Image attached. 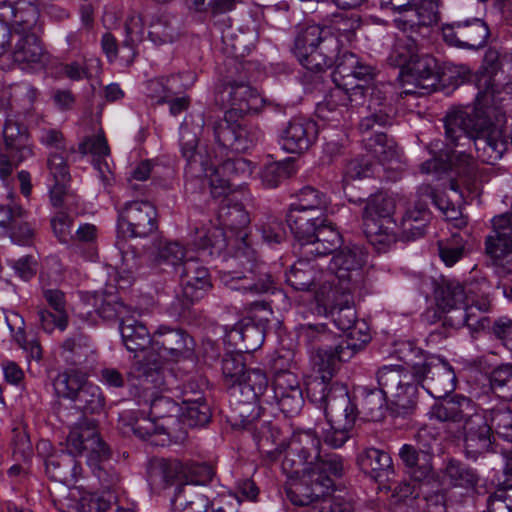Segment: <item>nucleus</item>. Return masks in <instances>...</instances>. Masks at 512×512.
<instances>
[{
    "label": "nucleus",
    "mask_w": 512,
    "mask_h": 512,
    "mask_svg": "<svg viewBox=\"0 0 512 512\" xmlns=\"http://www.w3.org/2000/svg\"><path fill=\"white\" fill-rule=\"evenodd\" d=\"M235 238V235L212 221L195 228L191 245L198 256L187 258L178 272L185 305L201 300L212 288L209 271L199 258L207 260L223 256L226 269L220 272V280L232 291L251 295L273 292L274 281L266 265L258 261L256 252L252 261L245 257H242V262L232 260L240 249Z\"/></svg>",
    "instance_id": "1"
},
{
    "label": "nucleus",
    "mask_w": 512,
    "mask_h": 512,
    "mask_svg": "<svg viewBox=\"0 0 512 512\" xmlns=\"http://www.w3.org/2000/svg\"><path fill=\"white\" fill-rule=\"evenodd\" d=\"M180 147L182 156L187 161L186 175L206 181L211 196L214 199H221L217 225L235 235L240 248L232 260L242 262V257H245L248 261H252L255 257V249L249 241L247 231L250 217L243 204L234 201L233 194L242 192L244 180L252 175L255 165L243 157L222 160L215 155L212 158L206 148L198 147L196 134L189 131L184 124L180 126Z\"/></svg>",
    "instance_id": "2"
},
{
    "label": "nucleus",
    "mask_w": 512,
    "mask_h": 512,
    "mask_svg": "<svg viewBox=\"0 0 512 512\" xmlns=\"http://www.w3.org/2000/svg\"><path fill=\"white\" fill-rule=\"evenodd\" d=\"M475 81L479 109L473 118L463 121V134L459 136L454 135L452 126L456 124V118L450 111V146H458L459 140L465 141L461 145L473 142L477 158L484 163L494 164L506 151L507 142L502 131L503 116H497L496 123H493L489 110L492 107L497 109L500 103L512 96V61L505 71L497 53L488 51L476 73Z\"/></svg>",
    "instance_id": "3"
},
{
    "label": "nucleus",
    "mask_w": 512,
    "mask_h": 512,
    "mask_svg": "<svg viewBox=\"0 0 512 512\" xmlns=\"http://www.w3.org/2000/svg\"><path fill=\"white\" fill-rule=\"evenodd\" d=\"M68 452L51 455L45 462L46 473L50 479L71 485L81 475L82 467L76 460L75 454L90 453L87 462L93 468L96 476L105 489L115 487L119 482L116 472L105 471L103 461L109 456L107 445L100 438L97 424L94 420L81 418L71 428L67 437Z\"/></svg>",
    "instance_id": "4"
},
{
    "label": "nucleus",
    "mask_w": 512,
    "mask_h": 512,
    "mask_svg": "<svg viewBox=\"0 0 512 512\" xmlns=\"http://www.w3.org/2000/svg\"><path fill=\"white\" fill-rule=\"evenodd\" d=\"M395 200L385 193L371 195L363 210L364 233L368 241L379 251L385 250L396 241V229L402 237L414 240L424 234L428 210L424 207L408 209L399 226L393 218Z\"/></svg>",
    "instance_id": "5"
},
{
    "label": "nucleus",
    "mask_w": 512,
    "mask_h": 512,
    "mask_svg": "<svg viewBox=\"0 0 512 512\" xmlns=\"http://www.w3.org/2000/svg\"><path fill=\"white\" fill-rule=\"evenodd\" d=\"M476 175V162L474 158L464 152L450 149V202H455L457 208L450 206V228L462 229L467 225V218L463 215L465 195L470 193ZM467 232L452 233L450 231V266L458 262L468 253Z\"/></svg>",
    "instance_id": "6"
},
{
    "label": "nucleus",
    "mask_w": 512,
    "mask_h": 512,
    "mask_svg": "<svg viewBox=\"0 0 512 512\" xmlns=\"http://www.w3.org/2000/svg\"><path fill=\"white\" fill-rule=\"evenodd\" d=\"M140 385L150 398V415L135 409L123 410L118 416L119 429L124 435H134L142 440L157 435H169L163 422L172 418V412H178L179 402L170 391L157 387H146L141 379Z\"/></svg>",
    "instance_id": "7"
},
{
    "label": "nucleus",
    "mask_w": 512,
    "mask_h": 512,
    "mask_svg": "<svg viewBox=\"0 0 512 512\" xmlns=\"http://www.w3.org/2000/svg\"><path fill=\"white\" fill-rule=\"evenodd\" d=\"M492 290L485 278L450 283V327L467 326L473 331L489 328L490 319L485 314L491 308Z\"/></svg>",
    "instance_id": "8"
},
{
    "label": "nucleus",
    "mask_w": 512,
    "mask_h": 512,
    "mask_svg": "<svg viewBox=\"0 0 512 512\" xmlns=\"http://www.w3.org/2000/svg\"><path fill=\"white\" fill-rule=\"evenodd\" d=\"M462 441L467 454L492 450L491 426L486 412H477L472 401L450 393V443Z\"/></svg>",
    "instance_id": "9"
},
{
    "label": "nucleus",
    "mask_w": 512,
    "mask_h": 512,
    "mask_svg": "<svg viewBox=\"0 0 512 512\" xmlns=\"http://www.w3.org/2000/svg\"><path fill=\"white\" fill-rule=\"evenodd\" d=\"M375 77V69L363 62L356 54H346L332 72L335 88L331 89L323 103L317 106V115L324 121L339 123L349 112V85L356 80L368 82Z\"/></svg>",
    "instance_id": "10"
},
{
    "label": "nucleus",
    "mask_w": 512,
    "mask_h": 512,
    "mask_svg": "<svg viewBox=\"0 0 512 512\" xmlns=\"http://www.w3.org/2000/svg\"><path fill=\"white\" fill-rule=\"evenodd\" d=\"M293 53L304 68L314 72L336 68L344 55L353 54L345 50L341 40L318 25L308 26L297 34Z\"/></svg>",
    "instance_id": "11"
},
{
    "label": "nucleus",
    "mask_w": 512,
    "mask_h": 512,
    "mask_svg": "<svg viewBox=\"0 0 512 512\" xmlns=\"http://www.w3.org/2000/svg\"><path fill=\"white\" fill-rule=\"evenodd\" d=\"M284 473H298L299 469L327 470L329 474L340 477L343 473V461L337 454H322L321 439L314 430L294 432L281 464Z\"/></svg>",
    "instance_id": "12"
},
{
    "label": "nucleus",
    "mask_w": 512,
    "mask_h": 512,
    "mask_svg": "<svg viewBox=\"0 0 512 512\" xmlns=\"http://www.w3.org/2000/svg\"><path fill=\"white\" fill-rule=\"evenodd\" d=\"M121 338L126 349L133 353H143L142 359L135 363L137 378L141 379L145 386L150 384L174 385L177 383V377L172 370H161L159 363L154 360V368L151 367V346L152 335H150L146 325L135 317V311H132L126 317H123L119 326Z\"/></svg>",
    "instance_id": "13"
},
{
    "label": "nucleus",
    "mask_w": 512,
    "mask_h": 512,
    "mask_svg": "<svg viewBox=\"0 0 512 512\" xmlns=\"http://www.w3.org/2000/svg\"><path fill=\"white\" fill-rule=\"evenodd\" d=\"M367 253L358 245L341 249L330 260L328 270L322 273L324 284L327 289H342L349 287V290H357L365 281V265Z\"/></svg>",
    "instance_id": "14"
},
{
    "label": "nucleus",
    "mask_w": 512,
    "mask_h": 512,
    "mask_svg": "<svg viewBox=\"0 0 512 512\" xmlns=\"http://www.w3.org/2000/svg\"><path fill=\"white\" fill-rule=\"evenodd\" d=\"M371 80H356L353 85H349L348 106H362L368 102V109L371 114L363 117L359 128L363 133H369L375 126L384 128L392 124L395 109L391 104L385 102V96L382 90L374 84H369Z\"/></svg>",
    "instance_id": "15"
},
{
    "label": "nucleus",
    "mask_w": 512,
    "mask_h": 512,
    "mask_svg": "<svg viewBox=\"0 0 512 512\" xmlns=\"http://www.w3.org/2000/svg\"><path fill=\"white\" fill-rule=\"evenodd\" d=\"M195 348L194 339L184 330L160 325L152 335L151 346V367L156 360L163 368L161 370H172L175 374L174 364L167 360H178L180 358H190L193 356Z\"/></svg>",
    "instance_id": "16"
},
{
    "label": "nucleus",
    "mask_w": 512,
    "mask_h": 512,
    "mask_svg": "<svg viewBox=\"0 0 512 512\" xmlns=\"http://www.w3.org/2000/svg\"><path fill=\"white\" fill-rule=\"evenodd\" d=\"M363 143L367 152L366 157L370 159L356 158L349 161L343 177L345 184L350 180L369 177L373 173V166L376 162L385 166L398 158L396 143L381 131L364 136Z\"/></svg>",
    "instance_id": "17"
},
{
    "label": "nucleus",
    "mask_w": 512,
    "mask_h": 512,
    "mask_svg": "<svg viewBox=\"0 0 512 512\" xmlns=\"http://www.w3.org/2000/svg\"><path fill=\"white\" fill-rule=\"evenodd\" d=\"M288 477L286 496L295 506L309 505L329 494L334 486L327 470L299 469L298 473H285Z\"/></svg>",
    "instance_id": "18"
},
{
    "label": "nucleus",
    "mask_w": 512,
    "mask_h": 512,
    "mask_svg": "<svg viewBox=\"0 0 512 512\" xmlns=\"http://www.w3.org/2000/svg\"><path fill=\"white\" fill-rule=\"evenodd\" d=\"M207 125L211 126L221 153L228 150L246 152L253 148L262 137V132L257 126L246 123L243 116L239 115L231 119L223 116V118L208 122Z\"/></svg>",
    "instance_id": "19"
},
{
    "label": "nucleus",
    "mask_w": 512,
    "mask_h": 512,
    "mask_svg": "<svg viewBox=\"0 0 512 512\" xmlns=\"http://www.w3.org/2000/svg\"><path fill=\"white\" fill-rule=\"evenodd\" d=\"M337 392L329 415L325 416L327 427L321 430V441L333 449L341 448L350 439L358 416L356 405L345 397L344 390Z\"/></svg>",
    "instance_id": "20"
},
{
    "label": "nucleus",
    "mask_w": 512,
    "mask_h": 512,
    "mask_svg": "<svg viewBox=\"0 0 512 512\" xmlns=\"http://www.w3.org/2000/svg\"><path fill=\"white\" fill-rule=\"evenodd\" d=\"M379 391L403 413H408L416 403L413 376L401 365H384L377 372Z\"/></svg>",
    "instance_id": "21"
},
{
    "label": "nucleus",
    "mask_w": 512,
    "mask_h": 512,
    "mask_svg": "<svg viewBox=\"0 0 512 512\" xmlns=\"http://www.w3.org/2000/svg\"><path fill=\"white\" fill-rule=\"evenodd\" d=\"M157 229V210L149 201L127 202L118 212V238H145Z\"/></svg>",
    "instance_id": "22"
},
{
    "label": "nucleus",
    "mask_w": 512,
    "mask_h": 512,
    "mask_svg": "<svg viewBox=\"0 0 512 512\" xmlns=\"http://www.w3.org/2000/svg\"><path fill=\"white\" fill-rule=\"evenodd\" d=\"M323 351L324 349H319L313 357L314 369L320 376L307 383V397L310 402L323 410L324 415L327 416L338 390L343 389L346 398H350V396L345 385L338 382L330 383L339 363H333L332 367H326V364L329 363L328 356Z\"/></svg>",
    "instance_id": "23"
},
{
    "label": "nucleus",
    "mask_w": 512,
    "mask_h": 512,
    "mask_svg": "<svg viewBox=\"0 0 512 512\" xmlns=\"http://www.w3.org/2000/svg\"><path fill=\"white\" fill-rule=\"evenodd\" d=\"M148 387H157L170 391L178 399L180 421L188 427H198L207 424L211 417L210 408L200 391L187 390V385L177 377V383L172 385L150 384Z\"/></svg>",
    "instance_id": "24"
},
{
    "label": "nucleus",
    "mask_w": 512,
    "mask_h": 512,
    "mask_svg": "<svg viewBox=\"0 0 512 512\" xmlns=\"http://www.w3.org/2000/svg\"><path fill=\"white\" fill-rule=\"evenodd\" d=\"M312 231L307 235L293 234L301 246V254L308 256H326L340 247L342 237L327 215L321 213L310 222Z\"/></svg>",
    "instance_id": "25"
},
{
    "label": "nucleus",
    "mask_w": 512,
    "mask_h": 512,
    "mask_svg": "<svg viewBox=\"0 0 512 512\" xmlns=\"http://www.w3.org/2000/svg\"><path fill=\"white\" fill-rule=\"evenodd\" d=\"M328 198L326 194L312 186L303 187L298 195L297 201L290 205L286 216L287 224L293 234L307 235L312 229L310 222L316 217L311 215L312 211H327Z\"/></svg>",
    "instance_id": "26"
},
{
    "label": "nucleus",
    "mask_w": 512,
    "mask_h": 512,
    "mask_svg": "<svg viewBox=\"0 0 512 512\" xmlns=\"http://www.w3.org/2000/svg\"><path fill=\"white\" fill-rule=\"evenodd\" d=\"M349 289V287L327 289L322 285L316 292L317 304L331 316L334 326L342 331H346L358 321L353 300L355 290Z\"/></svg>",
    "instance_id": "27"
},
{
    "label": "nucleus",
    "mask_w": 512,
    "mask_h": 512,
    "mask_svg": "<svg viewBox=\"0 0 512 512\" xmlns=\"http://www.w3.org/2000/svg\"><path fill=\"white\" fill-rule=\"evenodd\" d=\"M220 100L228 109L224 116L228 119L259 112L265 99L248 81H229L220 92Z\"/></svg>",
    "instance_id": "28"
},
{
    "label": "nucleus",
    "mask_w": 512,
    "mask_h": 512,
    "mask_svg": "<svg viewBox=\"0 0 512 512\" xmlns=\"http://www.w3.org/2000/svg\"><path fill=\"white\" fill-rule=\"evenodd\" d=\"M272 396L263 399L266 403L274 401L286 416L297 415L303 405V389L297 375L288 371H276L272 381Z\"/></svg>",
    "instance_id": "29"
},
{
    "label": "nucleus",
    "mask_w": 512,
    "mask_h": 512,
    "mask_svg": "<svg viewBox=\"0 0 512 512\" xmlns=\"http://www.w3.org/2000/svg\"><path fill=\"white\" fill-rule=\"evenodd\" d=\"M422 174L430 175L432 182H441V184L431 187L430 185L420 188L421 195H426L431 199L432 204L444 215L448 211V199L445 196L446 182L448 179V151L440 150L438 155L426 160L420 165Z\"/></svg>",
    "instance_id": "30"
},
{
    "label": "nucleus",
    "mask_w": 512,
    "mask_h": 512,
    "mask_svg": "<svg viewBox=\"0 0 512 512\" xmlns=\"http://www.w3.org/2000/svg\"><path fill=\"white\" fill-rule=\"evenodd\" d=\"M318 137L317 123L307 117H293L279 136L281 148L292 154L307 151Z\"/></svg>",
    "instance_id": "31"
},
{
    "label": "nucleus",
    "mask_w": 512,
    "mask_h": 512,
    "mask_svg": "<svg viewBox=\"0 0 512 512\" xmlns=\"http://www.w3.org/2000/svg\"><path fill=\"white\" fill-rule=\"evenodd\" d=\"M39 9L36 0H0V17L13 22L14 33H37Z\"/></svg>",
    "instance_id": "32"
},
{
    "label": "nucleus",
    "mask_w": 512,
    "mask_h": 512,
    "mask_svg": "<svg viewBox=\"0 0 512 512\" xmlns=\"http://www.w3.org/2000/svg\"><path fill=\"white\" fill-rule=\"evenodd\" d=\"M12 59L23 70H40L49 60L36 33H14Z\"/></svg>",
    "instance_id": "33"
},
{
    "label": "nucleus",
    "mask_w": 512,
    "mask_h": 512,
    "mask_svg": "<svg viewBox=\"0 0 512 512\" xmlns=\"http://www.w3.org/2000/svg\"><path fill=\"white\" fill-rule=\"evenodd\" d=\"M399 76L403 86H414V89H405L406 94L418 93L417 89L429 93L435 90L438 81L436 60L429 55L418 54L403 72H399Z\"/></svg>",
    "instance_id": "34"
},
{
    "label": "nucleus",
    "mask_w": 512,
    "mask_h": 512,
    "mask_svg": "<svg viewBox=\"0 0 512 512\" xmlns=\"http://www.w3.org/2000/svg\"><path fill=\"white\" fill-rule=\"evenodd\" d=\"M345 339L335 343V351L325 350L323 353L328 356L326 367H332L333 363L346 362L350 360L354 354L363 349L371 340L370 329L363 320H358L346 331Z\"/></svg>",
    "instance_id": "35"
},
{
    "label": "nucleus",
    "mask_w": 512,
    "mask_h": 512,
    "mask_svg": "<svg viewBox=\"0 0 512 512\" xmlns=\"http://www.w3.org/2000/svg\"><path fill=\"white\" fill-rule=\"evenodd\" d=\"M488 37L489 28L479 18L450 23V46L478 50L486 45Z\"/></svg>",
    "instance_id": "36"
},
{
    "label": "nucleus",
    "mask_w": 512,
    "mask_h": 512,
    "mask_svg": "<svg viewBox=\"0 0 512 512\" xmlns=\"http://www.w3.org/2000/svg\"><path fill=\"white\" fill-rule=\"evenodd\" d=\"M322 273H326V271L319 269L318 264L313 260L300 258L286 272V282L297 291L313 290L316 300V292L324 284Z\"/></svg>",
    "instance_id": "37"
},
{
    "label": "nucleus",
    "mask_w": 512,
    "mask_h": 512,
    "mask_svg": "<svg viewBox=\"0 0 512 512\" xmlns=\"http://www.w3.org/2000/svg\"><path fill=\"white\" fill-rule=\"evenodd\" d=\"M5 150L10 152L17 163H22L33 156L27 127L14 116L9 115L3 127Z\"/></svg>",
    "instance_id": "38"
},
{
    "label": "nucleus",
    "mask_w": 512,
    "mask_h": 512,
    "mask_svg": "<svg viewBox=\"0 0 512 512\" xmlns=\"http://www.w3.org/2000/svg\"><path fill=\"white\" fill-rule=\"evenodd\" d=\"M67 153H53L51 151L47 160V168L52 183L49 186V196L54 207H61L67 193L71 176L66 160Z\"/></svg>",
    "instance_id": "39"
},
{
    "label": "nucleus",
    "mask_w": 512,
    "mask_h": 512,
    "mask_svg": "<svg viewBox=\"0 0 512 512\" xmlns=\"http://www.w3.org/2000/svg\"><path fill=\"white\" fill-rule=\"evenodd\" d=\"M361 470L378 482L389 480L394 473L392 458L389 453L374 448H366L358 455Z\"/></svg>",
    "instance_id": "40"
},
{
    "label": "nucleus",
    "mask_w": 512,
    "mask_h": 512,
    "mask_svg": "<svg viewBox=\"0 0 512 512\" xmlns=\"http://www.w3.org/2000/svg\"><path fill=\"white\" fill-rule=\"evenodd\" d=\"M182 74L154 77L145 81L142 85V93L150 105H163L169 98L180 92L179 85Z\"/></svg>",
    "instance_id": "41"
},
{
    "label": "nucleus",
    "mask_w": 512,
    "mask_h": 512,
    "mask_svg": "<svg viewBox=\"0 0 512 512\" xmlns=\"http://www.w3.org/2000/svg\"><path fill=\"white\" fill-rule=\"evenodd\" d=\"M505 234L492 232L485 241L494 270L501 274L512 272V231L507 230Z\"/></svg>",
    "instance_id": "42"
},
{
    "label": "nucleus",
    "mask_w": 512,
    "mask_h": 512,
    "mask_svg": "<svg viewBox=\"0 0 512 512\" xmlns=\"http://www.w3.org/2000/svg\"><path fill=\"white\" fill-rule=\"evenodd\" d=\"M399 457L414 481H429L434 476L431 456L417 450L411 444H404L399 449Z\"/></svg>",
    "instance_id": "43"
},
{
    "label": "nucleus",
    "mask_w": 512,
    "mask_h": 512,
    "mask_svg": "<svg viewBox=\"0 0 512 512\" xmlns=\"http://www.w3.org/2000/svg\"><path fill=\"white\" fill-rule=\"evenodd\" d=\"M478 478L476 473L450 459V501L462 502L475 492Z\"/></svg>",
    "instance_id": "44"
},
{
    "label": "nucleus",
    "mask_w": 512,
    "mask_h": 512,
    "mask_svg": "<svg viewBox=\"0 0 512 512\" xmlns=\"http://www.w3.org/2000/svg\"><path fill=\"white\" fill-rule=\"evenodd\" d=\"M269 381L264 370L260 368L247 369L236 385V392L238 391L243 399L242 403H252L265 397V392L268 388Z\"/></svg>",
    "instance_id": "45"
},
{
    "label": "nucleus",
    "mask_w": 512,
    "mask_h": 512,
    "mask_svg": "<svg viewBox=\"0 0 512 512\" xmlns=\"http://www.w3.org/2000/svg\"><path fill=\"white\" fill-rule=\"evenodd\" d=\"M298 337L313 350L311 355L312 361L313 357L321 348L332 352L335 351V345L332 346L329 344L335 342L336 336L328 330L326 324L319 323L301 325L298 328Z\"/></svg>",
    "instance_id": "46"
},
{
    "label": "nucleus",
    "mask_w": 512,
    "mask_h": 512,
    "mask_svg": "<svg viewBox=\"0 0 512 512\" xmlns=\"http://www.w3.org/2000/svg\"><path fill=\"white\" fill-rule=\"evenodd\" d=\"M189 252L177 241L161 242L153 257L155 266L162 270H167L178 273L187 258H192Z\"/></svg>",
    "instance_id": "47"
},
{
    "label": "nucleus",
    "mask_w": 512,
    "mask_h": 512,
    "mask_svg": "<svg viewBox=\"0 0 512 512\" xmlns=\"http://www.w3.org/2000/svg\"><path fill=\"white\" fill-rule=\"evenodd\" d=\"M62 350L66 361L73 365L81 366L95 361V349L90 340L82 334L67 338L62 344Z\"/></svg>",
    "instance_id": "48"
},
{
    "label": "nucleus",
    "mask_w": 512,
    "mask_h": 512,
    "mask_svg": "<svg viewBox=\"0 0 512 512\" xmlns=\"http://www.w3.org/2000/svg\"><path fill=\"white\" fill-rule=\"evenodd\" d=\"M415 441L420 452L434 456H443L448 447V436L446 430L443 433L438 428L430 425L421 427L416 435Z\"/></svg>",
    "instance_id": "49"
},
{
    "label": "nucleus",
    "mask_w": 512,
    "mask_h": 512,
    "mask_svg": "<svg viewBox=\"0 0 512 512\" xmlns=\"http://www.w3.org/2000/svg\"><path fill=\"white\" fill-rule=\"evenodd\" d=\"M86 380L87 372L77 368H68L55 377L53 387L59 397L72 401Z\"/></svg>",
    "instance_id": "50"
},
{
    "label": "nucleus",
    "mask_w": 512,
    "mask_h": 512,
    "mask_svg": "<svg viewBox=\"0 0 512 512\" xmlns=\"http://www.w3.org/2000/svg\"><path fill=\"white\" fill-rule=\"evenodd\" d=\"M12 221L7 227L11 241L19 246H31L34 242L35 229L28 221V213L22 207H16Z\"/></svg>",
    "instance_id": "51"
},
{
    "label": "nucleus",
    "mask_w": 512,
    "mask_h": 512,
    "mask_svg": "<svg viewBox=\"0 0 512 512\" xmlns=\"http://www.w3.org/2000/svg\"><path fill=\"white\" fill-rule=\"evenodd\" d=\"M295 161L286 158L282 161L267 163L260 172V179L265 188H276L281 182L296 173Z\"/></svg>",
    "instance_id": "52"
},
{
    "label": "nucleus",
    "mask_w": 512,
    "mask_h": 512,
    "mask_svg": "<svg viewBox=\"0 0 512 512\" xmlns=\"http://www.w3.org/2000/svg\"><path fill=\"white\" fill-rule=\"evenodd\" d=\"M72 402L77 410L94 414L102 411L105 399L101 388L86 380Z\"/></svg>",
    "instance_id": "53"
},
{
    "label": "nucleus",
    "mask_w": 512,
    "mask_h": 512,
    "mask_svg": "<svg viewBox=\"0 0 512 512\" xmlns=\"http://www.w3.org/2000/svg\"><path fill=\"white\" fill-rule=\"evenodd\" d=\"M360 24L358 15L339 13L334 15L330 25L323 29L329 31V35H333L341 40V44L344 47L345 43L353 41Z\"/></svg>",
    "instance_id": "54"
},
{
    "label": "nucleus",
    "mask_w": 512,
    "mask_h": 512,
    "mask_svg": "<svg viewBox=\"0 0 512 512\" xmlns=\"http://www.w3.org/2000/svg\"><path fill=\"white\" fill-rule=\"evenodd\" d=\"M387 401H389V398L378 389H364L362 392L360 411L357 410V412L358 414L362 413L369 421H381L385 415Z\"/></svg>",
    "instance_id": "55"
},
{
    "label": "nucleus",
    "mask_w": 512,
    "mask_h": 512,
    "mask_svg": "<svg viewBox=\"0 0 512 512\" xmlns=\"http://www.w3.org/2000/svg\"><path fill=\"white\" fill-rule=\"evenodd\" d=\"M222 375L225 384L236 393V385L243 377L245 371V357L241 352H228L221 361Z\"/></svg>",
    "instance_id": "56"
},
{
    "label": "nucleus",
    "mask_w": 512,
    "mask_h": 512,
    "mask_svg": "<svg viewBox=\"0 0 512 512\" xmlns=\"http://www.w3.org/2000/svg\"><path fill=\"white\" fill-rule=\"evenodd\" d=\"M96 312L104 320H113L119 318L120 321L123 317L129 315L132 311L121 302L118 296L113 294L102 295L96 299Z\"/></svg>",
    "instance_id": "57"
},
{
    "label": "nucleus",
    "mask_w": 512,
    "mask_h": 512,
    "mask_svg": "<svg viewBox=\"0 0 512 512\" xmlns=\"http://www.w3.org/2000/svg\"><path fill=\"white\" fill-rule=\"evenodd\" d=\"M417 55L418 50L414 40L410 38L398 39L393 45L388 60L391 65L399 67L400 72H403L404 68H406Z\"/></svg>",
    "instance_id": "58"
},
{
    "label": "nucleus",
    "mask_w": 512,
    "mask_h": 512,
    "mask_svg": "<svg viewBox=\"0 0 512 512\" xmlns=\"http://www.w3.org/2000/svg\"><path fill=\"white\" fill-rule=\"evenodd\" d=\"M173 512H207L210 506L209 497L201 493H189L183 489L176 495Z\"/></svg>",
    "instance_id": "59"
},
{
    "label": "nucleus",
    "mask_w": 512,
    "mask_h": 512,
    "mask_svg": "<svg viewBox=\"0 0 512 512\" xmlns=\"http://www.w3.org/2000/svg\"><path fill=\"white\" fill-rule=\"evenodd\" d=\"M491 388L504 399H512V364L495 368L490 375Z\"/></svg>",
    "instance_id": "60"
},
{
    "label": "nucleus",
    "mask_w": 512,
    "mask_h": 512,
    "mask_svg": "<svg viewBox=\"0 0 512 512\" xmlns=\"http://www.w3.org/2000/svg\"><path fill=\"white\" fill-rule=\"evenodd\" d=\"M487 415L491 432L512 443V412L506 408L494 409Z\"/></svg>",
    "instance_id": "61"
},
{
    "label": "nucleus",
    "mask_w": 512,
    "mask_h": 512,
    "mask_svg": "<svg viewBox=\"0 0 512 512\" xmlns=\"http://www.w3.org/2000/svg\"><path fill=\"white\" fill-rule=\"evenodd\" d=\"M149 39L156 45H162L173 42L177 37V32L171 21L161 16L155 19L149 28Z\"/></svg>",
    "instance_id": "62"
},
{
    "label": "nucleus",
    "mask_w": 512,
    "mask_h": 512,
    "mask_svg": "<svg viewBox=\"0 0 512 512\" xmlns=\"http://www.w3.org/2000/svg\"><path fill=\"white\" fill-rule=\"evenodd\" d=\"M111 496L84 491L76 503L78 512H107L111 507Z\"/></svg>",
    "instance_id": "63"
},
{
    "label": "nucleus",
    "mask_w": 512,
    "mask_h": 512,
    "mask_svg": "<svg viewBox=\"0 0 512 512\" xmlns=\"http://www.w3.org/2000/svg\"><path fill=\"white\" fill-rule=\"evenodd\" d=\"M10 105H19L23 110L32 108L38 97V90L27 82L14 84L10 87Z\"/></svg>",
    "instance_id": "64"
}]
</instances>
